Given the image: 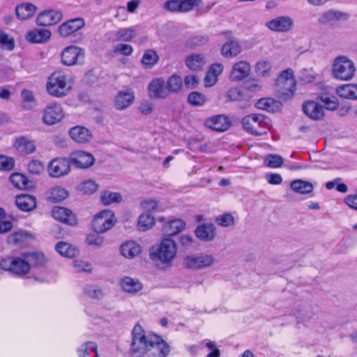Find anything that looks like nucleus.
I'll return each mask as SVG.
<instances>
[{
	"instance_id": "680f3d73",
	"label": "nucleus",
	"mask_w": 357,
	"mask_h": 357,
	"mask_svg": "<svg viewBox=\"0 0 357 357\" xmlns=\"http://www.w3.org/2000/svg\"><path fill=\"white\" fill-rule=\"evenodd\" d=\"M321 100L325 104L327 109L335 110L338 106V100L335 96H322Z\"/></svg>"
},
{
	"instance_id": "f03ea898",
	"label": "nucleus",
	"mask_w": 357,
	"mask_h": 357,
	"mask_svg": "<svg viewBox=\"0 0 357 357\" xmlns=\"http://www.w3.org/2000/svg\"><path fill=\"white\" fill-rule=\"evenodd\" d=\"M177 252L176 244L169 238H164L159 245L150 249V258L163 264L170 263Z\"/></svg>"
},
{
	"instance_id": "4d7b16f0",
	"label": "nucleus",
	"mask_w": 357,
	"mask_h": 357,
	"mask_svg": "<svg viewBox=\"0 0 357 357\" xmlns=\"http://www.w3.org/2000/svg\"><path fill=\"white\" fill-rule=\"evenodd\" d=\"M84 294L92 298L100 299L103 297L104 293L102 289L95 286L88 285L84 288Z\"/></svg>"
},
{
	"instance_id": "473e14b6",
	"label": "nucleus",
	"mask_w": 357,
	"mask_h": 357,
	"mask_svg": "<svg viewBox=\"0 0 357 357\" xmlns=\"http://www.w3.org/2000/svg\"><path fill=\"white\" fill-rule=\"evenodd\" d=\"M241 46L236 40L225 43L221 49V54L225 58H233L241 52Z\"/></svg>"
},
{
	"instance_id": "412c9836",
	"label": "nucleus",
	"mask_w": 357,
	"mask_h": 357,
	"mask_svg": "<svg viewBox=\"0 0 357 357\" xmlns=\"http://www.w3.org/2000/svg\"><path fill=\"white\" fill-rule=\"evenodd\" d=\"M33 239V235L24 230H18L7 237V242L19 246H25L31 243Z\"/></svg>"
},
{
	"instance_id": "864d4df0",
	"label": "nucleus",
	"mask_w": 357,
	"mask_h": 357,
	"mask_svg": "<svg viewBox=\"0 0 357 357\" xmlns=\"http://www.w3.org/2000/svg\"><path fill=\"white\" fill-rule=\"evenodd\" d=\"M14 47L15 43L13 38H10L7 33L0 30V47L12 50L14 49Z\"/></svg>"
},
{
	"instance_id": "c85d7f7f",
	"label": "nucleus",
	"mask_w": 357,
	"mask_h": 357,
	"mask_svg": "<svg viewBox=\"0 0 357 357\" xmlns=\"http://www.w3.org/2000/svg\"><path fill=\"white\" fill-rule=\"evenodd\" d=\"M69 134L70 137L77 143H86L91 138V132L86 128L80 126L72 128Z\"/></svg>"
},
{
	"instance_id": "8fccbe9b",
	"label": "nucleus",
	"mask_w": 357,
	"mask_h": 357,
	"mask_svg": "<svg viewBox=\"0 0 357 357\" xmlns=\"http://www.w3.org/2000/svg\"><path fill=\"white\" fill-rule=\"evenodd\" d=\"M78 189L84 194H93L98 189V184L93 180L89 179L81 183Z\"/></svg>"
},
{
	"instance_id": "9d476101",
	"label": "nucleus",
	"mask_w": 357,
	"mask_h": 357,
	"mask_svg": "<svg viewBox=\"0 0 357 357\" xmlns=\"http://www.w3.org/2000/svg\"><path fill=\"white\" fill-rule=\"evenodd\" d=\"M215 261V257L212 255L201 254L186 257L184 259L183 264L188 268L201 269L211 266Z\"/></svg>"
},
{
	"instance_id": "f3484780",
	"label": "nucleus",
	"mask_w": 357,
	"mask_h": 357,
	"mask_svg": "<svg viewBox=\"0 0 357 357\" xmlns=\"http://www.w3.org/2000/svg\"><path fill=\"white\" fill-rule=\"evenodd\" d=\"M205 126L211 130L224 132L230 127V121L227 116L220 114L206 119Z\"/></svg>"
},
{
	"instance_id": "c756f323",
	"label": "nucleus",
	"mask_w": 357,
	"mask_h": 357,
	"mask_svg": "<svg viewBox=\"0 0 357 357\" xmlns=\"http://www.w3.org/2000/svg\"><path fill=\"white\" fill-rule=\"evenodd\" d=\"M195 234L203 241H211L215 236V228L213 224H203L197 227Z\"/></svg>"
},
{
	"instance_id": "79ce46f5",
	"label": "nucleus",
	"mask_w": 357,
	"mask_h": 357,
	"mask_svg": "<svg viewBox=\"0 0 357 357\" xmlns=\"http://www.w3.org/2000/svg\"><path fill=\"white\" fill-rule=\"evenodd\" d=\"M9 179L12 185L16 188L25 189L29 187L28 179L22 174H12Z\"/></svg>"
},
{
	"instance_id": "37998d69",
	"label": "nucleus",
	"mask_w": 357,
	"mask_h": 357,
	"mask_svg": "<svg viewBox=\"0 0 357 357\" xmlns=\"http://www.w3.org/2000/svg\"><path fill=\"white\" fill-rule=\"evenodd\" d=\"M21 97L23 100V107L26 109H31L36 105V100L33 92L23 89L21 92Z\"/></svg>"
},
{
	"instance_id": "c03bdc74",
	"label": "nucleus",
	"mask_w": 357,
	"mask_h": 357,
	"mask_svg": "<svg viewBox=\"0 0 357 357\" xmlns=\"http://www.w3.org/2000/svg\"><path fill=\"white\" fill-rule=\"evenodd\" d=\"M122 197L119 192L105 191L101 193V202L104 205H109L112 203H119Z\"/></svg>"
},
{
	"instance_id": "5701e85b",
	"label": "nucleus",
	"mask_w": 357,
	"mask_h": 357,
	"mask_svg": "<svg viewBox=\"0 0 357 357\" xmlns=\"http://www.w3.org/2000/svg\"><path fill=\"white\" fill-rule=\"evenodd\" d=\"M150 96L154 98H165L168 96V91L165 87V82L162 79H153L149 85Z\"/></svg>"
},
{
	"instance_id": "9b49d317",
	"label": "nucleus",
	"mask_w": 357,
	"mask_h": 357,
	"mask_svg": "<svg viewBox=\"0 0 357 357\" xmlns=\"http://www.w3.org/2000/svg\"><path fill=\"white\" fill-rule=\"evenodd\" d=\"M70 172V161L64 158L53 159L48 165V172L50 176L59 178L68 174Z\"/></svg>"
},
{
	"instance_id": "f704fd0d",
	"label": "nucleus",
	"mask_w": 357,
	"mask_h": 357,
	"mask_svg": "<svg viewBox=\"0 0 357 357\" xmlns=\"http://www.w3.org/2000/svg\"><path fill=\"white\" fill-rule=\"evenodd\" d=\"M291 189L298 194H309L313 190V185L306 181L297 179L293 181L290 184Z\"/></svg>"
},
{
	"instance_id": "09e8293b",
	"label": "nucleus",
	"mask_w": 357,
	"mask_h": 357,
	"mask_svg": "<svg viewBox=\"0 0 357 357\" xmlns=\"http://www.w3.org/2000/svg\"><path fill=\"white\" fill-rule=\"evenodd\" d=\"M94 352L97 356V345L93 342H87L77 349L79 357H88L89 352Z\"/></svg>"
},
{
	"instance_id": "69168bd1",
	"label": "nucleus",
	"mask_w": 357,
	"mask_h": 357,
	"mask_svg": "<svg viewBox=\"0 0 357 357\" xmlns=\"http://www.w3.org/2000/svg\"><path fill=\"white\" fill-rule=\"evenodd\" d=\"M132 52V46L127 44H117L114 47V52L120 53L124 56H130Z\"/></svg>"
},
{
	"instance_id": "ddd939ff",
	"label": "nucleus",
	"mask_w": 357,
	"mask_h": 357,
	"mask_svg": "<svg viewBox=\"0 0 357 357\" xmlns=\"http://www.w3.org/2000/svg\"><path fill=\"white\" fill-rule=\"evenodd\" d=\"M70 164H73L77 168L86 169L91 167L95 158L93 155L84 151H76L69 155Z\"/></svg>"
},
{
	"instance_id": "a878e982",
	"label": "nucleus",
	"mask_w": 357,
	"mask_h": 357,
	"mask_svg": "<svg viewBox=\"0 0 357 357\" xmlns=\"http://www.w3.org/2000/svg\"><path fill=\"white\" fill-rule=\"evenodd\" d=\"M142 251L141 245L134 241H128L121 244L120 252L127 259H133Z\"/></svg>"
},
{
	"instance_id": "58836bf2",
	"label": "nucleus",
	"mask_w": 357,
	"mask_h": 357,
	"mask_svg": "<svg viewBox=\"0 0 357 357\" xmlns=\"http://www.w3.org/2000/svg\"><path fill=\"white\" fill-rule=\"evenodd\" d=\"M68 196V191L65 188L59 186L52 188L48 192V199L55 202H61Z\"/></svg>"
},
{
	"instance_id": "49530a36",
	"label": "nucleus",
	"mask_w": 357,
	"mask_h": 357,
	"mask_svg": "<svg viewBox=\"0 0 357 357\" xmlns=\"http://www.w3.org/2000/svg\"><path fill=\"white\" fill-rule=\"evenodd\" d=\"M279 103L271 98H261L256 103V107L262 110L274 112L275 106L278 107Z\"/></svg>"
},
{
	"instance_id": "0eeeda50",
	"label": "nucleus",
	"mask_w": 357,
	"mask_h": 357,
	"mask_svg": "<svg viewBox=\"0 0 357 357\" xmlns=\"http://www.w3.org/2000/svg\"><path fill=\"white\" fill-rule=\"evenodd\" d=\"M2 270L10 271L17 276H24L29 273L30 267L22 253L20 257H8L0 261Z\"/></svg>"
},
{
	"instance_id": "603ef678",
	"label": "nucleus",
	"mask_w": 357,
	"mask_h": 357,
	"mask_svg": "<svg viewBox=\"0 0 357 357\" xmlns=\"http://www.w3.org/2000/svg\"><path fill=\"white\" fill-rule=\"evenodd\" d=\"M188 102L194 106H202L206 102L205 96L199 92L192 91L188 96Z\"/></svg>"
},
{
	"instance_id": "e433bc0d",
	"label": "nucleus",
	"mask_w": 357,
	"mask_h": 357,
	"mask_svg": "<svg viewBox=\"0 0 357 357\" xmlns=\"http://www.w3.org/2000/svg\"><path fill=\"white\" fill-rule=\"evenodd\" d=\"M55 249L61 256L68 258L74 257L77 252L75 246L63 241L58 242Z\"/></svg>"
},
{
	"instance_id": "a19ab883",
	"label": "nucleus",
	"mask_w": 357,
	"mask_h": 357,
	"mask_svg": "<svg viewBox=\"0 0 357 357\" xmlns=\"http://www.w3.org/2000/svg\"><path fill=\"white\" fill-rule=\"evenodd\" d=\"M182 86V78L178 75H174L167 82V91L171 93H178L180 91Z\"/></svg>"
},
{
	"instance_id": "1a4fd4ad",
	"label": "nucleus",
	"mask_w": 357,
	"mask_h": 357,
	"mask_svg": "<svg viewBox=\"0 0 357 357\" xmlns=\"http://www.w3.org/2000/svg\"><path fill=\"white\" fill-rule=\"evenodd\" d=\"M64 117L63 109L59 103L51 102L43 110V122L52 126L60 122Z\"/></svg>"
},
{
	"instance_id": "4c0bfd02",
	"label": "nucleus",
	"mask_w": 357,
	"mask_h": 357,
	"mask_svg": "<svg viewBox=\"0 0 357 357\" xmlns=\"http://www.w3.org/2000/svg\"><path fill=\"white\" fill-rule=\"evenodd\" d=\"M158 59L159 57L154 50H147L142 56V63L145 68L149 69L158 61Z\"/></svg>"
},
{
	"instance_id": "13d9d810",
	"label": "nucleus",
	"mask_w": 357,
	"mask_h": 357,
	"mask_svg": "<svg viewBox=\"0 0 357 357\" xmlns=\"http://www.w3.org/2000/svg\"><path fill=\"white\" fill-rule=\"evenodd\" d=\"M215 222L222 227H229L234 223V217L230 213H225L223 215H218Z\"/></svg>"
},
{
	"instance_id": "774afa93",
	"label": "nucleus",
	"mask_w": 357,
	"mask_h": 357,
	"mask_svg": "<svg viewBox=\"0 0 357 357\" xmlns=\"http://www.w3.org/2000/svg\"><path fill=\"white\" fill-rule=\"evenodd\" d=\"M141 206L145 211H153L158 208V203L154 199H145L141 202Z\"/></svg>"
},
{
	"instance_id": "052dcab7",
	"label": "nucleus",
	"mask_w": 357,
	"mask_h": 357,
	"mask_svg": "<svg viewBox=\"0 0 357 357\" xmlns=\"http://www.w3.org/2000/svg\"><path fill=\"white\" fill-rule=\"evenodd\" d=\"M200 0H181L180 12H188L192 10L195 6H199Z\"/></svg>"
},
{
	"instance_id": "e2e57ef3",
	"label": "nucleus",
	"mask_w": 357,
	"mask_h": 357,
	"mask_svg": "<svg viewBox=\"0 0 357 357\" xmlns=\"http://www.w3.org/2000/svg\"><path fill=\"white\" fill-rule=\"evenodd\" d=\"M27 169L32 174H40L44 169L43 164L37 160H31L27 165Z\"/></svg>"
},
{
	"instance_id": "c9c22d12",
	"label": "nucleus",
	"mask_w": 357,
	"mask_h": 357,
	"mask_svg": "<svg viewBox=\"0 0 357 357\" xmlns=\"http://www.w3.org/2000/svg\"><path fill=\"white\" fill-rule=\"evenodd\" d=\"M24 257L26 259L29 267H38L46 262L45 255L41 252H24Z\"/></svg>"
},
{
	"instance_id": "f257e3e1",
	"label": "nucleus",
	"mask_w": 357,
	"mask_h": 357,
	"mask_svg": "<svg viewBox=\"0 0 357 357\" xmlns=\"http://www.w3.org/2000/svg\"><path fill=\"white\" fill-rule=\"evenodd\" d=\"M130 351L135 357L145 354L152 357H166L170 352V347L157 335H146L142 327L136 324L132 331Z\"/></svg>"
},
{
	"instance_id": "de8ad7c7",
	"label": "nucleus",
	"mask_w": 357,
	"mask_h": 357,
	"mask_svg": "<svg viewBox=\"0 0 357 357\" xmlns=\"http://www.w3.org/2000/svg\"><path fill=\"white\" fill-rule=\"evenodd\" d=\"M136 36L135 28L120 29L116 34L117 39L123 41H130Z\"/></svg>"
},
{
	"instance_id": "b1692460",
	"label": "nucleus",
	"mask_w": 357,
	"mask_h": 357,
	"mask_svg": "<svg viewBox=\"0 0 357 357\" xmlns=\"http://www.w3.org/2000/svg\"><path fill=\"white\" fill-rule=\"evenodd\" d=\"M122 289L130 294H136L143 289L142 283L138 280L126 276L120 282Z\"/></svg>"
},
{
	"instance_id": "ea45409f",
	"label": "nucleus",
	"mask_w": 357,
	"mask_h": 357,
	"mask_svg": "<svg viewBox=\"0 0 357 357\" xmlns=\"http://www.w3.org/2000/svg\"><path fill=\"white\" fill-rule=\"evenodd\" d=\"M155 223L154 218L150 214L142 213L138 218L137 227L141 231H146L152 227Z\"/></svg>"
},
{
	"instance_id": "5fc2aeb1",
	"label": "nucleus",
	"mask_w": 357,
	"mask_h": 357,
	"mask_svg": "<svg viewBox=\"0 0 357 357\" xmlns=\"http://www.w3.org/2000/svg\"><path fill=\"white\" fill-rule=\"evenodd\" d=\"M352 89L353 84H342L337 88L336 93L342 98L352 100Z\"/></svg>"
},
{
	"instance_id": "3c124183",
	"label": "nucleus",
	"mask_w": 357,
	"mask_h": 357,
	"mask_svg": "<svg viewBox=\"0 0 357 357\" xmlns=\"http://www.w3.org/2000/svg\"><path fill=\"white\" fill-rule=\"evenodd\" d=\"M283 158L277 154H268L264 159L265 165L271 168H278L282 165Z\"/></svg>"
},
{
	"instance_id": "7c9ffc66",
	"label": "nucleus",
	"mask_w": 357,
	"mask_h": 357,
	"mask_svg": "<svg viewBox=\"0 0 357 357\" xmlns=\"http://www.w3.org/2000/svg\"><path fill=\"white\" fill-rule=\"evenodd\" d=\"M185 227V223L181 219H175L165 223L162 227V231L166 236H174L182 231Z\"/></svg>"
},
{
	"instance_id": "a211bd4d",
	"label": "nucleus",
	"mask_w": 357,
	"mask_h": 357,
	"mask_svg": "<svg viewBox=\"0 0 357 357\" xmlns=\"http://www.w3.org/2000/svg\"><path fill=\"white\" fill-rule=\"evenodd\" d=\"M303 111L312 120H320L324 116V109L322 105L312 100L303 102Z\"/></svg>"
},
{
	"instance_id": "393cba45",
	"label": "nucleus",
	"mask_w": 357,
	"mask_h": 357,
	"mask_svg": "<svg viewBox=\"0 0 357 357\" xmlns=\"http://www.w3.org/2000/svg\"><path fill=\"white\" fill-rule=\"evenodd\" d=\"M135 95L132 91L128 89L121 91L115 99V107L119 110L128 107L134 101Z\"/></svg>"
},
{
	"instance_id": "a18cd8bd",
	"label": "nucleus",
	"mask_w": 357,
	"mask_h": 357,
	"mask_svg": "<svg viewBox=\"0 0 357 357\" xmlns=\"http://www.w3.org/2000/svg\"><path fill=\"white\" fill-rule=\"evenodd\" d=\"M345 14L337 10H330L325 13L320 18L319 22L324 24L331 23V22L339 20Z\"/></svg>"
},
{
	"instance_id": "bb28decb",
	"label": "nucleus",
	"mask_w": 357,
	"mask_h": 357,
	"mask_svg": "<svg viewBox=\"0 0 357 357\" xmlns=\"http://www.w3.org/2000/svg\"><path fill=\"white\" fill-rule=\"evenodd\" d=\"M15 204L23 211H31L36 207V198L34 196L22 194L16 197Z\"/></svg>"
},
{
	"instance_id": "dca6fc26",
	"label": "nucleus",
	"mask_w": 357,
	"mask_h": 357,
	"mask_svg": "<svg viewBox=\"0 0 357 357\" xmlns=\"http://www.w3.org/2000/svg\"><path fill=\"white\" fill-rule=\"evenodd\" d=\"M84 24V20L82 17L71 19L61 24L58 29V32L61 36L68 37L82 29Z\"/></svg>"
},
{
	"instance_id": "7ed1b4c3",
	"label": "nucleus",
	"mask_w": 357,
	"mask_h": 357,
	"mask_svg": "<svg viewBox=\"0 0 357 357\" xmlns=\"http://www.w3.org/2000/svg\"><path fill=\"white\" fill-rule=\"evenodd\" d=\"M356 68L354 62L347 56H338L332 65V76L340 81H349L355 76Z\"/></svg>"
},
{
	"instance_id": "bf43d9fd",
	"label": "nucleus",
	"mask_w": 357,
	"mask_h": 357,
	"mask_svg": "<svg viewBox=\"0 0 357 357\" xmlns=\"http://www.w3.org/2000/svg\"><path fill=\"white\" fill-rule=\"evenodd\" d=\"M73 267L77 272H91L92 270L91 264L81 259H76L73 261Z\"/></svg>"
},
{
	"instance_id": "39448f33",
	"label": "nucleus",
	"mask_w": 357,
	"mask_h": 357,
	"mask_svg": "<svg viewBox=\"0 0 357 357\" xmlns=\"http://www.w3.org/2000/svg\"><path fill=\"white\" fill-rule=\"evenodd\" d=\"M244 130L253 135H263L271 128L270 119L263 114H252L242 119Z\"/></svg>"
},
{
	"instance_id": "6e6d98bb",
	"label": "nucleus",
	"mask_w": 357,
	"mask_h": 357,
	"mask_svg": "<svg viewBox=\"0 0 357 357\" xmlns=\"http://www.w3.org/2000/svg\"><path fill=\"white\" fill-rule=\"evenodd\" d=\"M271 69V63L266 61H259L256 64L255 70L257 75L261 77H266L269 75Z\"/></svg>"
},
{
	"instance_id": "aec40b11",
	"label": "nucleus",
	"mask_w": 357,
	"mask_h": 357,
	"mask_svg": "<svg viewBox=\"0 0 357 357\" xmlns=\"http://www.w3.org/2000/svg\"><path fill=\"white\" fill-rule=\"evenodd\" d=\"M250 71V63L245 61L236 63L231 69L229 79L231 81H240L248 76Z\"/></svg>"
},
{
	"instance_id": "338daca9",
	"label": "nucleus",
	"mask_w": 357,
	"mask_h": 357,
	"mask_svg": "<svg viewBox=\"0 0 357 357\" xmlns=\"http://www.w3.org/2000/svg\"><path fill=\"white\" fill-rule=\"evenodd\" d=\"M86 242L89 245L100 246L103 243V238L96 232V234L88 235Z\"/></svg>"
},
{
	"instance_id": "4be33fe9",
	"label": "nucleus",
	"mask_w": 357,
	"mask_h": 357,
	"mask_svg": "<svg viewBox=\"0 0 357 357\" xmlns=\"http://www.w3.org/2000/svg\"><path fill=\"white\" fill-rule=\"evenodd\" d=\"M52 36L50 30L46 29H34L29 31L26 36L28 41L32 43H45Z\"/></svg>"
},
{
	"instance_id": "423d86ee",
	"label": "nucleus",
	"mask_w": 357,
	"mask_h": 357,
	"mask_svg": "<svg viewBox=\"0 0 357 357\" xmlns=\"http://www.w3.org/2000/svg\"><path fill=\"white\" fill-rule=\"evenodd\" d=\"M296 85L293 70L290 68L284 70L276 80L278 96L283 100L291 98L296 90Z\"/></svg>"
},
{
	"instance_id": "6e6552de",
	"label": "nucleus",
	"mask_w": 357,
	"mask_h": 357,
	"mask_svg": "<svg viewBox=\"0 0 357 357\" xmlns=\"http://www.w3.org/2000/svg\"><path fill=\"white\" fill-rule=\"evenodd\" d=\"M114 214L110 210H104L98 213L93 218L92 227L97 233H104L114 225Z\"/></svg>"
},
{
	"instance_id": "6ab92c4d",
	"label": "nucleus",
	"mask_w": 357,
	"mask_h": 357,
	"mask_svg": "<svg viewBox=\"0 0 357 357\" xmlns=\"http://www.w3.org/2000/svg\"><path fill=\"white\" fill-rule=\"evenodd\" d=\"M52 216L54 219L69 225H75L77 223L75 215L69 209L55 206L52 209Z\"/></svg>"
},
{
	"instance_id": "f8f14e48",
	"label": "nucleus",
	"mask_w": 357,
	"mask_h": 357,
	"mask_svg": "<svg viewBox=\"0 0 357 357\" xmlns=\"http://www.w3.org/2000/svg\"><path fill=\"white\" fill-rule=\"evenodd\" d=\"M84 52L82 49L70 45L66 47L61 54L62 63L66 66H73L84 60Z\"/></svg>"
},
{
	"instance_id": "2f4dec72",
	"label": "nucleus",
	"mask_w": 357,
	"mask_h": 357,
	"mask_svg": "<svg viewBox=\"0 0 357 357\" xmlns=\"http://www.w3.org/2000/svg\"><path fill=\"white\" fill-rule=\"evenodd\" d=\"M15 146L23 154H30L36 151L35 142L26 137H18L15 142Z\"/></svg>"
},
{
	"instance_id": "2eb2a0df",
	"label": "nucleus",
	"mask_w": 357,
	"mask_h": 357,
	"mask_svg": "<svg viewBox=\"0 0 357 357\" xmlns=\"http://www.w3.org/2000/svg\"><path fill=\"white\" fill-rule=\"evenodd\" d=\"M62 18V13L54 10H47L40 13L36 19V23L38 26H50L59 22Z\"/></svg>"
},
{
	"instance_id": "cd10ccee",
	"label": "nucleus",
	"mask_w": 357,
	"mask_h": 357,
	"mask_svg": "<svg viewBox=\"0 0 357 357\" xmlns=\"http://www.w3.org/2000/svg\"><path fill=\"white\" fill-rule=\"evenodd\" d=\"M37 7L31 3H22L15 8V14L20 20H26L31 18L35 15Z\"/></svg>"
},
{
	"instance_id": "0e129e2a",
	"label": "nucleus",
	"mask_w": 357,
	"mask_h": 357,
	"mask_svg": "<svg viewBox=\"0 0 357 357\" xmlns=\"http://www.w3.org/2000/svg\"><path fill=\"white\" fill-rule=\"evenodd\" d=\"M15 165V161L12 158L0 155V169L3 171L11 170Z\"/></svg>"
},
{
	"instance_id": "72a5a7b5",
	"label": "nucleus",
	"mask_w": 357,
	"mask_h": 357,
	"mask_svg": "<svg viewBox=\"0 0 357 357\" xmlns=\"http://www.w3.org/2000/svg\"><path fill=\"white\" fill-rule=\"evenodd\" d=\"M185 65L191 70H201L206 63L204 55L200 54H192L185 59Z\"/></svg>"
},
{
	"instance_id": "20e7f679",
	"label": "nucleus",
	"mask_w": 357,
	"mask_h": 357,
	"mask_svg": "<svg viewBox=\"0 0 357 357\" xmlns=\"http://www.w3.org/2000/svg\"><path fill=\"white\" fill-rule=\"evenodd\" d=\"M71 86L67 75L63 72H54L47 79L46 90L53 97H64L68 95Z\"/></svg>"
},
{
	"instance_id": "4468645a",
	"label": "nucleus",
	"mask_w": 357,
	"mask_h": 357,
	"mask_svg": "<svg viewBox=\"0 0 357 357\" xmlns=\"http://www.w3.org/2000/svg\"><path fill=\"white\" fill-rule=\"evenodd\" d=\"M294 20L289 16H280L266 23V26L271 31L277 32H288L293 26Z\"/></svg>"
}]
</instances>
